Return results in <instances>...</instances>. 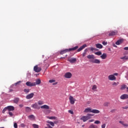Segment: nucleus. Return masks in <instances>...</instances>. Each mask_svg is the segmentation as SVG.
Here are the masks:
<instances>
[{"instance_id":"nucleus-40","label":"nucleus","mask_w":128,"mask_h":128,"mask_svg":"<svg viewBox=\"0 0 128 128\" xmlns=\"http://www.w3.org/2000/svg\"><path fill=\"white\" fill-rule=\"evenodd\" d=\"M6 110H8V108H6V107L5 108H4L2 111V114H4V112H6Z\"/></svg>"},{"instance_id":"nucleus-33","label":"nucleus","mask_w":128,"mask_h":128,"mask_svg":"<svg viewBox=\"0 0 128 128\" xmlns=\"http://www.w3.org/2000/svg\"><path fill=\"white\" fill-rule=\"evenodd\" d=\"M120 60H128V56H124L123 57H121Z\"/></svg>"},{"instance_id":"nucleus-36","label":"nucleus","mask_w":128,"mask_h":128,"mask_svg":"<svg viewBox=\"0 0 128 128\" xmlns=\"http://www.w3.org/2000/svg\"><path fill=\"white\" fill-rule=\"evenodd\" d=\"M26 112H30V110H32V109H30V107H26Z\"/></svg>"},{"instance_id":"nucleus-48","label":"nucleus","mask_w":128,"mask_h":128,"mask_svg":"<svg viewBox=\"0 0 128 128\" xmlns=\"http://www.w3.org/2000/svg\"><path fill=\"white\" fill-rule=\"evenodd\" d=\"M116 109H113L112 110H110V112H116Z\"/></svg>"},{"instance_id":"nucleus-15","label":"nucleus","mask_w":128,"mask_h":128,"mask_svg":"<svg viewBox=\"0 0 128 128\" xmlns=\"http://www.w3.org/2000/svg\"><path fill=\"white\" fill-rule=\"evenodd\" d=\"M116 34H118V31H117V30L111 32L108 34V36H116Z\"/></svg>"},{"instance_id":"nucleus-54","label":"nucleus","mask_w":128,"mask_h":128,"mask_svg":"<svg viewBox=\"0 0 128 128\" xmlns=\"http://www.w3.org/2000/svg\"><path fill=\"white\" fill-rule=\"evenodd\" d=\"M113 76H118V73H114V74H112Z\"/></svg>"},{"instance_id":"nucleus-9","label":"nucleus","mask_w":128,"mask_h":128,"mask_svg":"<svg viewBox=\"0 0 128 128\" xmlns=\"http://www.w3.org/2000/svg\"><path fill=\"white\" fill-rule=\"evenodd\" d=\"M34 93H30V94H28L26 96V98L27 100H30V98H34Z\"/></svg>"},{"instance_id":"nucleus-3","label":"nucleus","mask_w":128,"mask_h":128,"mask_svg":"<svg viewBox=\"0 0 128 128\" xmlns=\"http://www.w3.org/2000/svg\"><path fill=\"white\" fill-rule=\"evenodd\" d=\"M93 114H88L87 116H83L80 118L81 120H83V122H86V120H88L90 117L92 116Z\"/></svg>"},{"instance_id":"nucleus-26","label":"nucleus","mask_w":128,"mask_h":128,"mask_svg":"<svg viewBox=\"0 0 128 128\" xmlns=\"http://www.w3.org/2000/svg\"><path fill=\"white\" fill-rule=\"evenodd\" d=\"M28 118H30V120H34V115H30L28 116Z\"/></svg>"},{"instance_id":"nucleus-43","label":"nucleus","mask_w":128,"mask_h":128,"mask_svg":"<svg viewBox=\"0 0 128 128\" xmlns=\"http://www.w3.org/2000/svg\"><path fill=\"white\" fill-rule=\"evenodd\" d=\"M56 82V80H49V82H50V84H52V82Z\"/></svg>"},{"instance_id":"nucleus-5","label":"nucleus","mask_w":128,"mask_h":128,"mask_svg":"<svg viewBox=\"0 0 128 128\" xmlns=\"http://www.w3.org/2000/svg\"><path fill=\"white\" fill-rule=\"evenodd\" d=\"M72 76V74L70 72H66L64 74V78H70Z\"/></svg>"},{"instance_id":"nucleus-23","label":"nucleus","mask_w":128,"mask_h":128,"mask_svg":"<svg viewBox=\"0 0 128 128\" xmlns=\"http://www.w3.org/2000/svg\"><path fill=\"white\" fill-rule=\"evenodd\" d=\"M92 112L93 114H100V110L96 109L92 110Z\"/></svg>"},{"instance_id":"nucleus-4","label":"nucleus","mask_w":128,"mask_h":128,"mask_svg":"<svg viewBox=\"0 0 128 128\" xmlns=\"http://www.w3.org/2000/svg\"><path fill=\"white\" fill-rule=\"evenodd\" d=\"M34 70L36 72H42V68L38 67V65H36L34 68Z\"/></svg>"},{"instance_id":"nucleus-25","label":"nucleus","mask_w":128,"mask_h":128,"mask_svg":"<svg viewBox=\"0 0 128 128\" xmlns=\"http://www.w3.org/2000/svg\"><path fill=\"white\" fill-rule=\"evenodd\" d=\"M19 100H20V98H16L14 100V104H18V102Z\"/></svg>"},{"instance_id":"nucleus-6","label":"nucleus","mask_w":128,"mask_h":128,"mask_svg":"<svg viewBox=\"0 0 128 128\" xmlns=\"http://www.w3.org/2000/svg\"><path fill=\"white\" fill-rule=\"evenodd\" d=\"M108 78L110 80H116V78L113 74L110 75L108 76Z\"/></svg>"},{"instance_id":"nucleus-16","label":"nucleus","mask_w":128,"mask_h":128,"mask_svg":"<svg viewBox=\"0 0 128 128\" xmlns=\"http://www.w3.org/2000/svg\"><path fill=\"white\" fill-rule=\"evenodd\" d=\"M92 108H88L84 110V112H92Z\"/></svg>"},{"instance_id":"nucleus-35","label":"nucleus","mask_w":128,"mask_h":128,"mask_svg":"<svg viewBox=\"0 0 128 128\" xmlns=\"http://www.w3.org/2000/svg\"><path fill=\"white\" fill-rule=\"evenodd\" d=\"M24 92H26V94H28V92H30V89H24Z\"/></svg>"},{"instance_id":"nucleus-38","label":"nucleus","mask_w":128,"mask_h":128,"mask_svg":"<svg viewBox=\"0 0 128 128\" xmlns=\"http://www.w3.org/2000/svg\"><path fill=\"white\" fill-rule=\"evenodd\" d=\"M97 86L96 85H94L92 88V90H96Z\"/></svg>"},{"instance_id":"nucleus-44","label":"nucleus","mask_w":128,"mask_h":128,"mask_svg":"<svg viewBox=\"0 0 128 128\" xmlns=\"http://www.w3.org/2000/svg\"><path fill=\"white\" fill-rule=\"evenodd\" d=\"M102 44L104 46H106L108 44V42H103Z\"/></svg>"},{"instance_id":"nucleus-24","label":"nucleus","mask_w":128,"mask_h":128,"mask_svg":"<svg viewBox=\"0 0 128 128\" xmlns=\"http://www.w3.org/2000/svg\"><path fill=\"white\" fill-rule=\"evenodd\" d=\"M88 128H98V126H96L94 124H92L90 125Z\"/></svg>"},{"instance_id":"nucleus-7","label":"nucleus","mask_w":128,"mask_h":128,"mask_svg":"<svg viewBox=\"0 0 128 128\" xmlns=\"http://www.w3.org/2000/svg\"><path fill=\"white\" fill-rule=\"evenodd\" d=\"M26 85L28 86H35L36 82H26Z\"/></svg>"},{"instance_id":"nucleus-49","label":"nucleus","mask_w":128,"mask_h":128,"mask_svg":"<svg viewBox=\"0 0 128 128\" xmlns=\"http://www.w3.org/2000/svg\"><path fill=\"white\" fill-rule=\"evenodd\" d=\"M124 110H128V106H125L124 107L122 108Z\"/></svg>"},{"instance_id":"nucleus-27","label":"nucleus","mask_w":128,"mask_h":128,"mask_svg":"<svg viewBox=\"0 0 128 128\" xmlns=\"http://www.w3.org/2000/svg\"><path fill=\"white\" fill-rule=\"evenodd\" d=\"M46 118H48V120H56V116H47Z\"/></svg>"},{"instance_id":"nucleus-19","label":"nucleus","mask_w":128,"mask_h":128,"mask_svg":"<svg viewBox=\"0 0 128 128\" xmlns=\"http://www.w3.org/2000/svg\"><path fill=\"white\" fill-rule=\"evenodd\" d=\"M32 108H35V109L40 108V107L38 106V104H36V103H35L32 106Z\"/></svg>"},{"instance_id":"nucleus-21","label":"nucleus","mask_w":128,"mask_h":128,"mask_svg":"<svg viewBox=\"0 0 128 128\" xmlns=\"http://www.w3.org/2000/svg\"><path fill=\"white\" fill-rule=\"evenodd\" d=\"M40 82H42L40 79L38 78V79L36 80V82H35L36 86V84H40Z\"/></svg>"},{"instance_id":"nucleus-37","label":"nucleus","mask_w":128,"mask_h":128,"mask_svg":"<svg viewBox=\"0 0 128 128\" xmlns=\"http://www.w3.org/2000/svg\"><path fill=\"white\" fill-rule=\"evenodd\" d=\"M110 104V102H106L104 104V106H108Z\"/></svg>"},{"instance_id":"nucleus-34","label":"nucleus","mask_w":128,"mask_h":128,"mask_svg":"<svg viewBox=\"0 0 128 128\" xmlns=\"http://www.w3.org/2000/svg\"><path fill=\"white\" fill-rule=\"evenodd\" d=\"M118 82L116 83V82H114L113 84H112V86H116L118 84Z\"/></svg>"},{"instance_id":"nucleus-22","label":"nucleus","mask_w":128,"mask_h":128,"mask_svg":"<svg viewBox=\"0 0 128 128\" xmlns=\"http://www.w3.org/2000/svg\"><path fill=\"white\" fill-rule=\"evenodd\" d=\"M96 48H102V45L100 44H96Z\"/></svg>"},{"instance_id":"nucleus-2","label":"nucleus","mask_w":128,"mask_h":128,"mask_svg":"<svg viewBox=\"0 0 128 128\" xmlns=\"http://www.w3.org/2000/svg\"><path fill=\"white\" fill-rule=\"evenodd\" d=\"M78 46H76L72 48L62 50L60 52V54H66V52H72V50H78Z\"/></svg>"},{"instance_id":"nucleus-45","label":"nucleus","mask_w":128,"mask_h":128,"mask_svg":"<svg viewBox=\"0 0 128 128\" xmlns=\"http://www.w3.org/2000/svg\"><path fill=\"white\" fill-rule=\"evenodd\" d=\"M14 128H18V124L16 123H14Z\"/></svg>"},{"instance_id":"nucleus-52","label":"nucleus","mask_w":128,"mask_h":128,"mask_svg":"<svg viewBox=\"0 0 128 128\" xmlns=\"http://www.w3.org/2000/svg\"><path fill=\"white\" fill-rule=\"evenodd\" d=\"M124 50H128V47L124 48Z\"/></svg>"},{"instance_id":"nucleus-47","label":"nucleus","mask_w":128,"mask_h":128,"mask_svg":"<svg viewBox=\"0 0 128 128\" xmlns=\"http://www.w3.org/2000/svg\"><path fill=\"white\" fill-rule=\"evenodd\" d=\"M68 112H70V114H74V112H72V110H69Z\"/></svg>"},{"instance_id":"nucleus-53","label":"nucleus","mask_w":128,"mask_h":128,"mask_svg":"<svg viewBox=\"0 0 128 128\" xmlns=\"http://www.w3.org/2000/svg\"><path fill=\"white\" fill-rule=\"evenodd\" d=\"M94 120H89V122H94Z\"/></svg>"},{"instance_id":"nucleus-32","label":"nucleus","mask_w":128,"mask_h":128,"mask_svg":"<svg viewBox=\"0 0 128 128\" xmlns=\"http://www.w3.org/2000/svg\"><path fill=\"white\" fill-rule=\"evenodd\" d=\"M32 126H33L34 128H40L38 125L36 124H32Z\"/></svg>"},{"instance_id":"nucleus-17","label":"nucleus","mask_w":128,"mask_h":128,"mask_svg":"<svg viewBox=\"0 0 128 128\" xmlns=\"http://www.w3.org/2000/svg\"><path fill=\"white\" fill-rule=\"evenodd\" d=\"M106 54L104 53L102 55L100 56V58H101L102 60H106Z\"/></svg>"},{"instance_id":"nucleus-11","label":"nucleus","mask_w":128,"mask_h":128,"mask_svg":"<svg viewBox=\"0 0 128 128\" xmlns=\"http://www.w3.org/2000/svg\"><path fill=\"white\" fill-rule=\"evenodd\" d=\"M120 100H126L128 98V94H122L120 96Z\"/></svg>"},{"instance_id":"nucleus-31","label":"nucleus","mask_w":128,"mask_h":128,"mask_svg":"<svg viewBox=\"0 0 128 128\" xmlns=\"http://www.w3.org/2000/svg\"><path fill=\"white\" fill-rule=\"evenodd\" d=\"M124 88H126V85H122L120 90H124Z\"/></svg>"},{"instance_id":"nucleus-20","label":"nucleus","mask_w":128,"mask_h":128,"mask_svg":"<svg viewBox=\"0 0 128 128\" xmlns=\"http://www.w3.org/2000/svg\"><path fill=\"white\" fill-rule=\"evenodd\" d=\"M120 124H121L122 126H128V124H125L124 121H120L119 122Z\"/></svg>"},{"instance_id":"nucleus-10","label":"nucleus","mask_w":128,"mask_h":128,"mask_svg":"<svg viewBox=\"0 0 128 128\" xmlns=\"http://www.w3.org/2000/svg\"><path fill=\"white\" fill-rule=\"evenodd\" d=\"M68 62H70L71 64H74L76 62V58H68Z\"/></svg>"},{"instance_id":"nucleus-55","label":"nucleus","mask_w":128,"mask_h":128,"mask_svg":"<svg viewBox=\"0 0 128 128\" xmlns=\"http://www.w3.org/2000/svg\"><path fill=\"white\" fill-rule=\"evenodd\" d=\"M113 46H114V48H118V46L115 44H113Z\"/></svg>"},{"instance_id":"nucleus-29","label":"nucleus","mask_w":128,"mask_h":128,"mask_svg":"<svg viewBox=\"0 0 128 128\" xmlns=\"http://www.w3.org/2000/svg\"><path fill=\"white\" fill-rule=\"evenodd\" d=\"M95 54H96V56H102V52L100 51H98V52H94Z\"/></svg>"},{"instance_id":"nucleus-58","label":"nucleus","mask_w":128,"mask_h":128,"mask_svg":"<svg viewBox=\"0 0 128 128\" xmlns=\"http://www.w3.org/2000/svg\"><path fill=\"white\" fill-rule=\"evenodd\" d=\"M0 128H4V127H0Z\"/></svg>"},{"instance_id":"nucleus-13","label":"nucleus","mask_w":128,"mask_h":128,"mask_svg":"<svg viewBox=\"0 0 128 128\" xmlns=\"http://www.w3.org/2000/svg\"><path fill=\"white\" fill-rule=\"evenodd\" d=\"M6 108L9 112L14 110V107L13 106H8L6 107Z\"/></svg>"},{"instance_id":"nucleus-12","label":"nucleus","mask_w":128,"mask_h":128,"mask_svg":"<svg viewBox=\"0 0 128 128\" xmlns=\"http://www.w3.org/2000/svg\"><path fill=\"white\" fill-rule=\"evenodd\" d=\"M86 48V44H84L82 45V46H81L78 49L77 52H82V50H84V48Z\"/></svg>"},{"instance_id":"nucleus-50","label":"nucleus","mask_w":128,"mask_h":128,"mask_svg":"<svg viewBox=\"0 0 128 128\" xmlns=\"http://www.w3.org/2000/svg\"><path fill=\"white\" fill-rule=\"evenodd\" d=\"M20 82H21L19 81V82L15 83V86H16L17 84H20Z\"/></svg>"},{"instance_id":"nucleus-28","label":"nucleus","mask_w":128,"mask_h":128,"mask_svg":"<svg viewBox=\"0 0 128 128\" xmlns=\"http://www.w3.org/2000/svg\"><path fill=\"white\" fill-rule=\"evenodd\" d=\"M88 52V49H86L84 50V52H83L82 54V56L83 57H84L86 56V52Z\"/></svg>"},{"instance_id":"nucleus-51","label":"nucleus","mask_w":128,"mask_h":128,"mask_svg":"<svg viewBox=\"0 0 128 128\" xmlns=\"http://www.w3.org/2000/svg\"><path fill=\"white\" fill-rule=\"evenodd\" d=\"M9 114L10 116H13L12 112H9Z\"/></svg>"},{"instance_id":"nucleus-30","label":"nucleus","mask_w":128,"mask_h":128,"mask_svg":"<svg viewBox=\"0 0 128 128\" xmlns=\"http://www.w3.org/2000/svg\"><path fill=\"white\" fill-rule=\"evenodd\" d=\"M46 122L50 124L52 126H54V124L52 122L47 121Z\"/></svg>"},{"instance_id":"nucleus-39","label":"nucleus","mask_w":128,"mask_h":128,"mask_svg":"<svg viewBox=\"0 0 128 128\" xmlns=\"http://www.w3.org/2000/svg\"><path fill=\"white\" fill-rule=\"evenodd\" d=\"M90 50H92V52H94V50H98V49L96 48H94L93 47H90Z\"/></svg>"},{"instance_id":"nucleus-18","label":"nucleus","mask_w":128,"mask_h":128,"mask_svg":"<svg viewBox=\"0 0 128 128\" xmlns=\"http://www.w3.org/2000/svg\"><path fill=\"white\" fill-rule=\"evenodd\" d=\"M41 108H44L45 110H50V106L48 105H44L41 106Z\"/></svg>"},{"instance_id":"nucleus-56","label":"nucleus","mask_w":128,"mask_h":128,"mask_svg":"<svg viewBox=\"0 0 128 128\" xmlns=\"http://www.w3.org/2000/svg\"><path fill=\"white\" fill-rule=\"evenodd\" d=\"M56 84H58V82H56L54 83H53V86H56Z\"/></svg>"},{"instance_id":"nucleus-41","label":"nucleus","mask_w":128,"mask_h":128,"mask_svg":"<svg viewBox=\"0 0 128 128\" xmlns=\"http://www.w3.org/2000/svg\"><path fill=\"white\" fill-rule=\"evenodd\" d=\"M38 104H40V105L44 104V102L41 100L38 101Z\"/></svg>"},{"instance_id":"nucleus-46","label":"nucleus","mask_w":128,"mask_h":128,"mask_svg":"<svg viewBox=\"0 0 128 128\" xmlns=\"http://www.w3.org/2000/svg\"><path fill=\"white\" fill-rule=\"evenodd\" d=\"M106 124H103L102 125L101 128H106Z\"/></svg>"},{"instance_id":"nucleus-8","label":"nucleus","mask_w":128,"mask_h":128,"mask_svg":"<svg viewBox=\"0 0 128 128\" xmlns=\"http://www.w3.org/2000/svg\"><path fill=\"white\" fill-rule=\"evenodd\" d=\"M69 100H70V104H74V102H76V100L74 98V97L72 96H70L69 97Z\"/></svg>"},{"instance_id":"nucleus-57","label":"nucleus","mask_w":128,"mask_h":128,"mask_svg":"<svg viewBox=\"0 0 128 128\" xmlns=\"http://www.w3.org/2000/svg\"><path fill=\"white\" fill-rule=\"evenodd\" d=\"M19 106H20V108H22V106H24V105L20 104Z\"/></svg>"},{"instance_id":"nucleus-42","label":"nucleus","mask_w":128,"mask_h":128,"mask_svg":"<svg viewBox=\"0 0 128 128\" xmlns=\"http://www.w3.org/2000/svg\"><path fill=\"white\" fill-rule=\"evenodd\" d=\"M94 124H100V120H96L94 122Z\"/></svg>"},{"instance_id":"nucleus-14","label":"nucleus","mask_w":128,"mask_h":128,"mask_svg":"<svg viewBox=\"0 0 128 128\" xmlns=\"http://www.w3.org/2000/svg\"><path fill=\"white\" fill-rule=\"evenodd\" d=\"M124 42V40L120 39L118 40V41L116 42V44L117 46H120V44H122V42Z\"/></svg>"},{"instance_id":"nucleus-1","label":"nucleus","mask_w":128,"mask_h":128,"mask_svg":"<svg viewBox=\"0 0 128 128\" xmlns=\"http://www.w3.org/2000/svg\"><path fill=\"white\" fill-rule=\"evenodd\" d=\"M87 58L90 60L89 62H92V64H100V60L98 59H96V57L94 54H89L87 56Z\"/></svg>"}]
</instances>
